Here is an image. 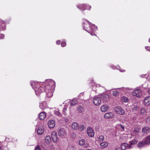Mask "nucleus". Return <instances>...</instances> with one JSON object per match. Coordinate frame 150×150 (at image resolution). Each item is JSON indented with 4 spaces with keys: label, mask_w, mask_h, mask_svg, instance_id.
<instances>
[{
    "label": "nucleus",
    "mask_w": 150,
    "mask_h": 150,
    "mask_svg": "<svg viewBox=\"0 0 150 150\" xmlns=\"http://www.w3.org/2000/svg\"><path fill=\"white\" fill-rule=\"evenodd\" d=\"M50 88V86L48 85L45 86V84L42 85V86L39 87L38 89H37V92L39 93H41L44 91L47 92V90H48Z\"/></svg>",
    "instance_id": "obj_1"
},
{
    "label": "nucleus",
    "mask_w": 150,
    "mask_h": 150,
    "mask_svg": "<svg viewBox=\"0 0 150 150\" xmlns=\"http://www.w3.org/2000/svg\"><path fill=\"white\" fill-rule=\"evenodd\" d=\"M114 111L117 114L123 115L125 113L123 109L120 106L116 107L114 109Z\"/></svg>",
    "instance_id": "obj_2"
},
{
    "label": "nucleus",
    "mask_w": 150,
    "mask_h": 150,
    "mask_svg": "<svg viewBox=\"0 0 150 150\" xmlns=\"http://www.w3.org/2000/svg\"><path fill=\"white\" fill-rule=\"evenodd\" d=\"M31 86L35 90V92H37V89H38L40 85L37 82L32 81L31 82Z\"/></svg>",
    "instance_id": "obj_3"
},
{
    "label": "nucleus",
    "mask_w": 150,
    "mask_h": 150,
    "mask_svg": "<svg viewBox=\"0 0 150 150\" xmlns=\"http://www.w3.org/2000/svg\"><path fill=\"white\" fill-rule=\"evenodd\" d=\"M51 137L52 139L54 142H56L58 140L57 133L56 132H53L52 133Z\"/></svg>",
    "instance_id": "obj_4"
},
{
    "label": "nucleus",
    "mask_w": 150,
    "mask_h": 150,
    "mask_svg": "<svg viewBox=\"0 0 150 150\" xmlns=\"http://www.w3.org/2000/svg\"><path fill=\"white\" fill-rule=\"evenodd\" d=\"M87 132L88 135L91 137L94 136V132L93 129L91 127H88L87 129Z\"/></svg>",
    "instance_id": "obj_5"
},
{
    "label": "nucleus",
    "mask_w": 150,
    "mask_h": 150,
    "mask_svg": "<svg viewBox=\"0 0 150 150\" xmlns=\"http://www.w3.org/2000/svg\"><path fill=\"white\" fill-rule=\"evenodd\" d=\"M132 94L134 96L139 97L141 95V91L139 89L136 90L132 92Z\"/></svg>",
    "instance_id": "obj_6"
},
{
    "label": "nucleus",
    "mask_w": 150,
    "mask_h": 150,
    "mask_svg": "<svg viewBox=\"0 0 150 150\" xmlns=\"http://www.w3.org/2000/svg\"><path fill=\"white\" fill-rule=\"evenodd\" d=\"M58 135L59 137L64 136L66 134L65 130L63 128L59 129L58 132Z\"/></svg>",
    "instance_id": "obj_7"
},
{
    "label": "nucleus",
    "mask_w": 150,
    "mask_h": 150,
    "mask_svg": "<svg viewBox=\"0 0 150 150\" xmlns=\"http://www.w3.org/2000/svg\"><path fill=\"white\" fill-rule=\"evenodd\" d=\"M94 104L96 106L98 105L101 103V100L99 98L96 97L93 100Z\"/></svg>",
    "instance_id": "obj_8"
},
{
    "label": "nucleus",
    "mask_w": 150,
    "mask_h": 150,
    "mask_svg": "<svg viewBox=\"0 0 150 150\" xmlns=\"http://www.w3.org/2000/svg\"><path fill=\"white\" fill-rule=\"evenodd\" d=\"M55 125V122L54 120H51L48 122V125L49 128H52L54 127Z\"/></svg>",
    "instance_id": "obj_9"
},
{
    "label": "nucleus",
    "mask_w": 150,
    "mask_h": 150,
    "mask_svg": "<svg viewBox=\"0 0 150 150\" xmlns=\"http://www.w3.org/2000/svg\"><path fill=\"white\" fill-rule=\"evenodd\" d=\"M145 105L148 106L150 104V97L147 96L145 98L144 100Z\"/></svg>",
    "instance_id": "obj_10"
},
{
    "label": "nucleus",
    "mask_w": 150,
    "mask_h": 150,
    "mask_svg": "<svg viewBox=\"0 0 150 150\" xmlns=\"http://www.w3.org/2000/svg\"><path fill=\"white\" fill-rule=\"evenodd\" d=\"M114 117V115L112 112H108L105 113L104 115V117L105 118H113Z\"/></svg>",
    "instance_id": "obj_11"
},
{
    "label": "nucleus",
    "mask_w": 150,
    "mask_h": 150,
    "mask_svg": "<svg viewBox=\"0 0 150 150\" xmlns=\"http://www.w3.org/2000/svg\"><path fill=\"white\" fill-rule=\"evenodd\" d=\"M71 127L73 129L76 130H77L79 128V125L76 122H74L72 124Z\"/></svg>",
    "instance_id": "obj_12"
},
{
    "label": "nucleus",
    "mask_w": 150,
    "mask_h": 150,
    "mask_svg": "<svg viewBox=\"0 0 150 150\" xmlns=\"http://www.w3.org/2000/svg\"><path fill=\"white\" fill-rule=\"evenodd\" d=\"M44 132V129L43 127H39L37 133L39 135H41Z\"/></svg>",
    "instance_id": "obj_13"
},
{
    "label": "nucleus",
    "mask_w": 150,
    "mask_h": 150,
    "mask_svg": "<svg viewBox=\"0 0 150 150\" xmlns=\"http://www.w3.org/2000/svg\"><path fill=\"white\" fill-rule=\"evenodd\" d=\"M150 129L148 127H143L142 129V132L144 134H147L149 132Z\"/></svg>",
    "instance_id": "obj_14"
},
{
    "label": "nucleus",
    "mask_w": 150,
    "mask_h": 150,
    "mask_svg": "<svg viewBox=\"0 0 150 150\" xmlns=\"http://www.w3.org/2000/svg\"><path fill=\"white\" fill-rule=\"evenodd\" d=\"M46 116V113L45 112H41L39 115V118L41 120H43Z\"/></svg>",
    "instance_id": "obj_15"
},
{
    "label": "nucleus",
    "mask_w": 150,
    "mask_h": 150,
    "mask_svg": "<svg viewBox=\"0 0 150 150\" xmlns=\"http://www.w3.org/2000/svg\"><path fill=\"white\" fill-rule=\"evenodd\" d=\"M100 109L102 112H104L108 110V107L107 105H104L101 107Z\"/></svg>",
    "instance_id": "obj_16"
},
{
    "label": "nucleus",
    "mask_w": 150,
    "mask_h": 150,
    "mask_svg": "<svg viewBox=\"0 0 150 150\" xmlns=\"http://www.w3.org/2000/svg\"><path fill=\"white\" fill-rule=\"evenodd\" d=\"M100 97L102 100H103L105 102L108 99V96L106 94H104L101 95Z\"/></svg>",
    "instance_id": "obj_17"
},
{
    "label": "nucleus",
    "mask_w": 150,
    "mask_h": 150,
    "mask_svg": "<svg viewBox=\"0 0 150 150\" xmlns=\"http://www.w3.org/2000/svg\"><path fill=\"white\" fill-rule=\"evenodd\" d=\"M144 142L146 145L150 144V135L148 136L145 138Z\"/></svg>",
    "instance_id": "obj_18"
},
{
    "label": "nucleus",
    "mask_w": 150,
    "mask_h": 150,
    "mask_svg": "<svg viewBox=\"0 0 150 150\" xmlns=\"http://www.w3.org/2000/svg\"><path fill=\"white\" fill-rule=\"evenodd\" d=\"M108 143L106 142H101L100 144V145L101 147V148L103 149L107 147L108 145Z\"/></svg>",
    "instance_id": "obj_19"
},
{
    "label": "nucleus",
    "mask_w": 150,
    "mask_h": 150,
    "mask_svg": "<svg viewBox=\"0 0 150 150\" xmlns=\"http://www.w3.org/2000/svg\"><path fill=\"white\" fill-rule=\"evenodd\" d=\"M77 110L79 113H81L84 111V108L81 105H79L77 107Z\"/></svg>",
    "instance_id": "obj_20"
},
{
    "label": "nucleus",
    "mask_w": 150,
    "mask_h": 150,
    "mask_svg": "<svg viewBox=\"0 0 150 150\" xmlns=\"http://www.w3.org/2000/svg\"><path fill=\"white\" fill-rule=\"evenodd\" d=\"M127 146H128V144L124 143L122 144L121 147L122 150H125L126 148H127Z\"/></svg>",
    "instance_id": "obj_21"
},
{
    "label": "nucleus",
    "mask_w": 150,
    "mask_h": 150,
    "mask_svg": "<svg viewBox=\"0 0 150 150\" xmlns=\"http://www.w3.org/2000/svg\"><path fill=\"white\" fill-rule=\"evenodd\" d=\"M50 88V87L49 89L48 90H47V91L46 92L47 93V96L48 97H49V98L52 97L53 95V93H52V92H51V91H49V90Z\"/></svg>",
    "instance_id": "obj_22"
},
{
    "label": "nucleus",
    "mask_w": 150,
    "mask_h": 150,
    "mask_svg": "<svg viewBox=\"0 0 150 150\" xmlns=\"http://www.w3.org/2000/svg\"><path fill=\"white\" fill-rule=\"evenodd\" d=\"M146 145L145 142L144 141H141L138 144H137V146L138 147H143L144 145Z\"/></svg>",
    "instance_id": "obj_23"
},
{
    "label": "nucleus",
    "mask_w": 150,
    "mask_h": 150,
    "mask_svg": "<svg viewBox=\"0 0 150 150\" xmlns=\"http://www.w3.org/2000/svg\"><path fill=\"white\" fill-rule=\"evenodd\" d=\"M51 140V138L50 136H48L46 137L45 140L47 144H48L50 143Z\"/></svg>",
    "instance_id": "obj_24"
},
{
    "label": "nucleus",
    "mask_w": 150,
    "mask_h": 150,
    "mask_svg": "<svg viewBox=\"0 0 150 150\" xmlns=\"http://www.w3.org/2000/svg\"><path fill=\"white\" fill-rule=\"evenodd\" d=\"M86 7V5L84 4H81L79 6H77V8H79L81 10H85L86 9L85 8H84V7Z\"/></svg>",
    "instance_id": "obj_25"
},
{
    "label": "nucleus",
    "mask_w": 150,
    "mask_h": 150,
    "mask_svg": "<svg viewBox=\"0 0 150 150\" xmlns=\"http://www.w3.org/2000/svg\"><path fill=\"white\" fill-rule=\"evenodd\" d=\"M40 107L42 109H44L45 108L46 105L44 103H41L40 105Z\"/></svg>",
    "instance_id": "obj_26"
},
{
    "label": "nucleus",
    "mask_w": 150,
    "mask_h": 150,
    "mask_svg": "<svg viewBox=\"0 0 150 150\" xmlns=\"http://www.w3.org/2000/svg\"><path fill=\"white\" fill-rule=\"evenodd\" d=\"M113 95L115 96H117L119 95V92L118 91L115 90L112 93Z\"/></svg>",
    "instance_id": "obj_27"
},
{
    "label": "nucleus",
    "mask_w": 150,
    "mask_h": 150,
    "mask_svg": "<svg viewBox=\"0 0 150 150\" xmlns=\"http://www.w3.org/2000/svg\"><path fill=\"white\" fill-rule=\"evenodd\" d=\"M146 110L144 108L141 109L140 110V114L142 115H143L146 113Z\"/></svg>",
    "instance_id": "obj_28"
},
{
    "label": "nucleus",
    "mask_w": 150,
    "mask_h": 150,
    "mask_svg": "<svg viewBox=\"0 0 150 150\" xmlns=\"http://www.w3.org/2000/svg\"><path fill=\"white\" fill-rule=\"evenodd\" d=\"M139 108L138 106H135L132 108V110L133 112L137 111L139 110Z\"/></svg>",
    "instance_id": "obj_29"
},
{
    "label": "nucleus",
    "mask_w": 150,
    "mask_h": 150,
    "mask_svg": "<svg viewBox=\"0 0 150 150\" xmlns=\"http://www.w3.org/2000/svg\"><path fill=\"white\" fill-rule=\"evenodd\" d=\"M77 103V101L76 100H72L70 105L71 106H74L75 105H76Z\"/></svg>",
    "instance_id": "obj_30"
},
{
    "label": "nucleus",
    "mask_w": 150,
    "mask_h": 150,
    "mask_svg": "<svg viewBox=\"0 0 150 150\" xmlns=\"http://www.w3.org/2000/svg\"><path fill=\"white\" fill-rule=\"evenodd\" d=\"M85 143V141L84 139H81L79 141V144L81 146L83 145Z\"/></svg>",
    "instance_id": "obj_31"
},
{
    "label": "nucleus",
    "mask_w": 150,
    "mask_h": 150,
    "mask_svg": "<svg viewBox=\"0 0 150 150\" xmlns=\"http://www.w3.org/2000/svg\"><path fill=\"white\" fill-rule=\"evenodd\" d=\"M140 130V128H138V127H136L134 128L133 130L134 132H136V133L139 132Z\"/></svg>",
    "instance_id": "obj_32"
},
{
    "label": "nucleus",
    "mask_w": 150,
    "mask_h": 150,
    "mask_svg": "<svg viewBox=\"0 0 150 150\" xmlns=\"http://www.w3.org/2000/svg\"><path fill=\"white\" fill-rule=\"evenodd\" d=\"M137 141L135 139H133L131 141L129 142V143H131V144L133 145L137 143Z\"/></svg>",
    "instance_id": "obj_33"
},
{
    "label": "nucleus",
    "mask_w": 150,
    "mask_h": 150,
    "mask_svg": "<svg viewBox=\"0 0 150 150\" xmlns=\"http://www.w3.org/2000/svg\"><path fill=\"white\" fill-rule=\"evenodd\" d=\"M104 139V137L103 136L101 135L98 138V140L102 142L103 141Z\"/></svg>",
    "instance_id": "obj_34"
},
{
    "label": "nucleus",
    "mask_w": 150,
    "mask_h": 150,
    "mask_svg": "<svg viewBox=\"0 0 150 150\" xmlns=\"http://www.w3.org/2000/svg\"><path fill=\"white\" fill-rule=\"evenodd\" d=\"M122 100L125 102H127L128 101V99L126 97H122Z\"/></svg>",
    "instance_id": "obj_35"
},
{
    "label": "nucleus",
    "mask_w": 150,
    "mask_h": 150,
    "mask_svg": "<svg viewBox=\"0 0 150 150\" xmlns=\"http://www.w3.org/2000/svg\"><path fill=\"white\" fill-rule=\"evenodd\" d=\"M79 129L81 131H83L85 129V127L83 125H81L79 126Z\"/></svg>",
    "instance_id": "obj_36"
},
{
    "label": "nucleus",
    "mask_w": 150,
    "mask_h": 150,
    "mask_svg": "<svg viewBox=\"0 0 150 150\" xmlns=\"http://www.w3.org/2000/svg\"><path fill=\"white\" fill-rule=\"evenodd\" d=\"M55 113L56 115H57L59 116H61L60 113L59 112V111L58 110L56 111H55Z\"/></svg>",
    "instance_id": "obj_37"
},
{
    "label": "nucleus",
    "mask_w": 150,
    "mask_h": 150,
    "mask_svg": "<svg viewBox=\"0 0 150 150\" xmlns=\"http://www.w3.org/2000/svg\"><path fill=\"white\" fill-rule=\"evenodd\" d=\"M61 45L62 47H64L66 45V43L65 42H62L61 43Z\"/></svg>",
    "instance_id": "obj_38"
},
{
    "label": "nucleus",
    "mask_w": 150,
    "mask_h": 150,
    "mask_svg": "<svg viewBox=\"0 0 150 150\" xmlns=\"http://www.w3.org/2000/svg\"><path fill=\"white\" fill-rule=\"evenodd\" d=\"M35 150H42L39 146H37Z\"/></svg>",
    "instance_id": "obj_39"
},
{
    "label": "nucleus",
    "mask_w": 150,
    "mask_h": 150,
    "mask_svg": "<svg viewBox=\"0 0 150 150\" xmlns=\"http://www.w3.org/2000/svg\"><path fill=\"white\" fill-rule=\"evenodd\" d=\"M6 146H3L1 147L0 146V150H5V148H6Z\"/></svg>",
    "instance_id": "obj_40"
},
{
    "label": "nucleus",
    "mask_w": 150,
    "mask_h": 150,
    "mask_svg": "<svg viewBox=\"0 0 150 150\" xmlns=\"http://www.w3.org/2000/svg\"><path fill=\"white\" fill-rule=\"evenodd\" d=\"M132 145L131 144V143H130L129 145L128 144V146H127V148L128 149H130L132 147Z\"/></svg>",
    "instance_id": "obj_41"
},
{
    "label": "nucleus",
    "mask_w": 150,
    "mask_h": 150,
    "mask_svg": "<svg viewBox=\"0 0 150 150\" xmlns=\"http://www.w3.org/2000/svg\"><path fill=\"white\" fill-rule=\"evenodd\" d=\"M56 43L58 45H59L60 43V41L59 40H58L56 41Z\"/></svg>",
    "instance_id": "obj_42"
},
{
    "label": "nucleus",
    "mask_w": 150,
    "mask_h": 150,
    "mask_svg": "<svg viewBox=\"0 0 150 150\" xmlns=\"http://www.w3.org/2000/svg\"><path fill=\"white\" fill-rule=\"evenodd\" d=\"M119 70L120 71V72H125V70H122V69H119Z\"/></svg>",
    "instance_id": "obj_43"
},
{
    "label": "nucleus",
    "mask_w": 150,
    "mask_h": 150,
    "mask_svg": "<svg viewBox=\"0 0 150 150\" xmlns=\"http://www.w3.org/2000/svg\"><path fill=\"white\" fill-rule=\"evenodd\" d=\"M115 150H120V148H116Z\"/></svg>",
    "instance_id": "obj_44"
},
{
    "label": "nucleus",
    "mask_w": 150,
    "mask_h": 150,
    "mask_svg": "<svg viewBox=\"0 0 150 150\" xmlns=\"http://www.w3.org/2000/svg\"><path fill=\"white\" fill-rule=\"evenodd\" d=\"M120 126L121 127V128L122 129H124V127L122 125H120Z\"/></svg>",
    "instance_id": "obj_45"
},
{
    "label": "nucleus",
    "mask_w": 150,
    "mask_h": 150,
    "mask_svg": "<svg viewBox=\"0 0 150 150\" xmlns=\"http://www.w3.org/2000/svg\"><path fill=\"white\" fill-rule=\"evenodd\" d=\"M148 92L149 94H150V89L148 91Z\"/></svg>",
    "instance_id": "obj_46"
},
{
    "label": "nucleus",
    "mask_w": 150,
    "mask_h": 150,
    "mask_svg": "<svg viewBox=\"0 0 150 150\" xmlns=\"http://www.w3.org/2000/svg\"><path fill=\"white\" fill-rule=\"evenodd\" d=\"M88 7H89V8H90H90H91V6H88Z\"/></svg>",
    "instance_id": "obj_47"
},
{
    "label": "nucleus",
    "mask_w": 150,
    "mask_h": 150,
    "mask_svg": "<svg viewBox=\"0 0 150 150\" xmlns=\"http://www.w3.org/2000/svg\"><path fill=\"white\" fill-rule=\"evenodd\" d=\"M91 34L92 35H95V34H92V33Z\"/></svg>",
    "instance_id": "obj_48"
},
{
    "label": "nucleus",
    "mask_w": 150,
    "mask_h": 150,
    "mask_svg": "<svg viewBox=\"0 0 150 150\" xmlns=\"http://www.w3.org/2000/svg\"><path fill=\"white\" fill-rule=\"evenodd\" d=\"M149 42H150V39L149 40Z\"/></svg>",
    "instance_id": "obj_49"
},
{
    "label": "nucleus",
    "mask_w": 150,
    "mask_h": 150,
    "mask_svg": "<svg viewBox=\"0 0 150 150\" xmlns=\"http://www.w3.org/2000/svg\"><path fill=\"white\" fill-rule=\"evenodd\" d=\"M4 37V35H2Z\"/></svg>",
    "instance_id": "obj_50"
}]
</instances>
